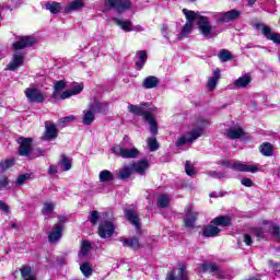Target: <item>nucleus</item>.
Instances as JSON below:
<instances>
[{"label": "nucleus", "instance_id": "obj_27", "mask_svg": "<svg viewBox=\"0 0 280 280\" xmlns=\"http://www.w3.org/2000/svg\"><path fill=\"white\" fill-rule=\"evenodd\" d=\"M226 133L229 139H240L241 137H244V129L241 127H232L226 130Z\"/></svg>", "mask_w": 280, "mask_h": 280}, {"label": "nucleus", "instance_id": "obj_24", "mask_svg": "<svg viewBox=\"0 0 280 280\" xmlns=\"http://www.w3.org/2000/svg\"><path fill=\"white\" fill-rule=\"evenodd\" d=\"M259 152L262 156H272L275 154V147L270 142H265L259 145Z\"/></svg>", "mask_w": 280, "mask_h": 280}, {"label": "nucleus", "instance_id": "obj_13", "mask_svg": "<svg viewBox=\"0 0 280 280\" xmlns=\"http://www.w3.org/2000/svg\"><path fill=\"white\" fill-rule=\"evenodd\" d=\"M32 138H20L19 139V154L20 156H30L32 153Z\"/></svg>", "mask_w": 280, "mask_h": 280}, {"label": "nucleus", "instance_id": "obj_60", "mask_svg": "<svg viewBox=\"0 0 280 280\" xmlns=\"http://www.w3.org/2000/svg\"><path fill=\"white\" fill-rule=\"evenodd\" d=\"M2 187H8V177L5 176H0V189H2Z\"/></svg>", "mask_w": 280, "mask_h": 280}, {"label": "nucleus", "instance_id": "obj_2", "mask_svg": "<svg viewBox=\"0 0 280 280\" xmlns=\"http://www.w3.org/2000/svg\"><path fill=\"white\" fill-rule=\"evenodd\" d=\"M34 43H36V39L30 36H22L14 42L12 44V49L15 52L12 55V59L5 67V71H16L19 67H23V65H25V52L22 50L26 49V47H32Z\"/></svg>", "mask_w": 280, "mask_h": 280}, {"label": "nucleus", "instance_id": "obj_59", "mask_svg": "<svg viewBox=\"0 0 280 280\" xmlns=\"http://www.w3.org/2000/svg\"><path fill=\"white\" fill-rule=\"evenodd\" d=\"M209 176H212L213 178H224V176H226V175H224L222 173H218L215 171H212L209 173Z\"/></svg>", "mask_w": 280, "mask_h": 280}, {"label": "nucleus", "instance_id": "obj_58", "mask_svg": "<svg viewBox=\"0 0 280 280\" xmlns=\"http://www.w3.org/2000/svg\"><path fill=\"white\" fill-rule=\"evenodd\" d=\"M27 175H20L16 179V185H24L25 180H27Z\"/></svg>", "mask_w": 280, "mask_h": 280}, {"label": "nucleus", "instance_id": "obj_55", "mask_svg": "<svg viewBox=\"0 0 280 280\" xmlns=\"http://www.w3.org/2000/svg\"><path fill=\"white\" fill-rule=\"evenodd\" d=\"M272 235L277 237V240L280 241V228L279 225H272Z\"/></svg>", "mask_w": 280, "mask_h": 280}, {"label": "nucleus", "instance_id": "obj_38", "mask_svg": "<svg viewBox=\"0 0 280 280\" xmlns=\"http://www.w3.org/2000/svg\"><path fill=\"white\" fill-rule=\"evenodd\" d=\"M90 108H92L94 113H105L106 103L94 102L90 105Z\"/></svg>", "mask_w": 280, "mask_h": 280}, {"label": "nucleus", "instance_id": "obj_35", "mask_svg": "<svg viewBox=\"0 0 280 280\" xmlns=\"http://www.w3.org/2000/svg\"><path fill=\"white\" fill-rule=\"evenodd\" d=\"M66 86H67V83L65 81H57L55 83V91L52 93L54 100H58V97H60V91H63Z\"/></svg>", "mask_w": 280, "mask_h": 280}, {"label": "nucleus", "instance_id": "obj_20", "mask_svg": "<svg viewBox=\"0 0 280 280\" xmlns=\"http://www.w3.org/2000/svg\"><path fill=\"white\" fill-rule=\"evenodd\" d=\"M160 82L161 81L159 80V78H156L154 75H149L143 80L142 86L144 89H156V86H159Z\"/></svg>", "mask_w": 280, "mask_h": 280}, {"label": "nucleus", "instance_id": "obj_22", "mask_svg": "<svg viewBox=\"0 0 280 280\" xmlns=\"http://www.w3.org/2000/svg\"><path fill=\"white\" fill-rule=\"evenodd\" d=\"M145 62H148V52L145 50H139L137 52L136 67L141 71L142 67H145Z\"/></svg>", "mask_w": 280, "mask_h": 280}, {"label": "nucleus", "instance_id": "obj_1", "mask_svg": "<svg viewBox=\"0 0 280 280\" xmlns=\"http://www.w3.org/2000/svg\"><path fill=\"white\" fill-rule=\"evenodd\" d=\"M183 13L185 14L188 23H192L197 19V27L199 30V34L206 40H211L213 38H218L220 34H222V30L218 28V25L211 24V20L209 16L198 15V13L194 11H189L187 9H183Z\"/></svg>", "mask_w": 280, "mask_h": 280}, {"label": "nucleus", "instance_id": "obj_10", "mask_svg": "<svg viewBox=\"0 0 280 280\" xmlns=\"http://www.w3.org/2000/svg\"><path fill=\"white\" fill-rule=\"evenodd\" d=\"M184 224L187 229H194L196 220H198V212L194 210V207L188 206L185 209Z\"/></svg>", "mask_w": 280, "mask_h": 280}, {"label": "nucleus", "instance_id": "obj_61", "mask_svg": "<svg viewBox=\"0 0 280 280\" xmlns=\"http://www.w3.org/2000/svg\"><path fill=\"white\" fill-rule=\"evenodd\" d=\"M244 243L246 244V246H250L253 244V237L248 234L244 235Z\"/></svg>", "mask_w": 280, "mask_h": 280}, {"label": "nucleus", "instance_id": "obj_12", "mask_svg": "<svg viewBox=\"0 0 280 280\" xmlns=\"http://www.w3.org/2000/svg\"><path fill=\"white\" fill-rule=\"evenodd\" d=\"M165 280H187V266L180 265L179 268L167 273Z\"/></svg>", "mask_w": 280, "mask_h": 280}, {"label": "nucleus", "instance_id": "obj_50", "mask_svg": "<svg viewBox=\"0 0 280 280\" xmlns=\"http://www.w3.org/2000/svg\"><path fill=\"white\" fill-rule=\"evenodd\" d=\"M185 172L188 176H194V174H196V168L190 161H186Z\"/></svg>", "mask_w": 280, "mask_h": 280}, {"label": "nucleus", "instance_id": "obj_41", "mask_svg": "<svg viewBox=\"0 0 280 280\" xmlns=\"http://www.w3.org/2000/svg\"><path fill=\"white\" fill-rule=\"evenodd\" d=\"M170 205V196L167 195H160L158 198V207L160 209H165Z\"/></svg>", "mask_w": 280, "mask_h": 280}, {"label": "nucleus", "instance_id": "obj_32", "mask_svg": "<svg viewBox=\"0 0 280 280\" xmlns=\"http://www.w3.org/2000/svg\"><path fill=\"white\" fill-rule=\"evenodd\" d=\"M114 23H116L118 25V27H120V30H122L124 32H132V22L130 21H122L119 19H114Z\"/></svg>", "mask_w": 280, "mask_h": 280}, {"label": "nucleus", "instance_id": "obj_51", "mask_svg": "<svg viewBox=\"0 0 280 280\" xmlns=\"http://www.w3.org/2000/svg\"><path fill=\"white\" fill-rule=\"evenodd\" d=\"M100 221V212L97 211H92V214L90 217V222L91 224L95 225Z\"/></svg>", "mask_w": 280, "mask_h": 280}, {"label": "nucleus", "instance_id": "obj_46", "mask_svg": "<svg viewBox=\"0 0 280 280\" xmlns=\"http://www.w3.org/2000/svg\"><path fill=\"white\" fill-rule=\"evenodd\" d=\"M90 250H91V242L82 241L80 255H82L83 257H86V255H89Z\"/></svg>", "mask_w": 280, "mask_h": 280}, {"label": "nucleus", "instance_id": "obj_25", "mask_svg": "<svg viewBox=\"0 0 280 280\" xmlns=\"http://www.w3.org/2000/svg\"><path fill=\"white\" fill-rule=\"evenodd\" d=\"M220 80V69H217L213 71L212 77L209 78L208 80V89L209 91H213L215 89V86H218V82Z\"/></svg>", "mask_w": 280, "mask_h": 280}, {"label": "nucleus", "instance_id": "obj_3", "mask_svg": "<svg viewBox=\"0 0 280 280\" xmlns=\"http://www.w3.org/2000/svg\"><path fill=\"white\" fill-rule=\"evenodd\" d=\"M211 126V122L205 118H197L190 126L189 130L182 135L175 142L176 148L194 143L197 139H200L205 135V130Z\"/></svg>", "mask_w": 280, "mask_h": 280}, {"label": "nucleus", "instance_id": "obj_17", "mask_svg": "<svg viewBox=\"0 0 280 280\" xmlns=\"http://www.w3.org/2000/svg\"><path fill=\"white\" fill-rule=\"evenodd\" d=\"M125 218L135 226L138 231L141 229V222L139 221V215L135 210H125Z\"/></svg>", "mask_w": 280, "mask_h": 280}, {"label": "nucleus", "instance_id": "obj_49", "mask_svg": "<svg viewBox=\"0 0 280 280\" xmlns=\"http://www.w3.org/2000/svg\"><path fill=\"white\" fill-rule=\"evenodd\" d=\"M12 165H14V161H12V160H4V161L0 162V172H5V171L10 170V167H12Z\"/></svg>", "mask_w": 280, "mask_h": 280}, {"label": "nucleus", "instance_id": "obj_23", "mask_svg": "<svg viewBox=\"0 0 280 280\" xmlns=\"http://www.w3.org/2000/svg\"><path fill=\"white\" fill-rule=\"evenodd\" d=\"M54 209H56V202L54 201H45L43 203L42 213L44 218L48 219L50 218L51 213H54Z\"/></svg>", "mask_w": 280, "mask_h": 280}, {"label": "nucleus", "instance_id": "obj_43", "mask_svg": "<svg viewBox=\"0 0 280 280\" xmlns=\"http://www.w3.org/2000/svg\"><path fill=\"white\" fill-rule=\"evenodd\" d=\"M191 30H194V24L191 22H187L179 33L178 37L183 38L184 36H187L188 34H191Z\"/></svg>", "mask_w": 280, "mask_h": 280}, {"label": "nucleus", "instance_id": "obj_44", "mask_svg": "<svg viewBox=\"0 0 280 280\" xmlns=\"http://www.w3.org/2000/svg\"><path fill=\"white\" fill-rule=\"evenodd\" d=\"M268 233V231H266L262 228H255L253 229V234L255 235V237H257V240H266V234Z\"/></svg>", "mask_w": 280, "mask_h": 280}, {"label": "nucleus", "instance_id": "obj_45", "mask_svg": "<svg viewBox=\"0 0 280 280\" xmlns=\"http://www.w3.org/2000/svg\"><path fill=\"white\" fill-rule=\"evenodd\" d=\"M124 246H128L129 248H139V238L133 237V238H128L124 241Z\"/></svg>", "mask_w": 280, "mask_h": 280}, {"label": "nucleus", "instance_id": "obj_57", "mask_svg": "<svg viewBox=\"0 0 280 280\" xmlns=\"http://www.w3.org/2000/svg\"><path fill=\"white\" fill-rule=\"evenodd\" d=\"M0 210L4 213H10V206L0 200Z\"/></svg>", "mask_w": 280, "mask_h": 280}, {"label": "nucleus", "instance_id": "obj_11", "mask_svg": "<svg viewBox=\"0 0 280 280\" xmlns=\"http://www.w3.org/2000/svg\"><path fill=\"white\" fill-rule=\"evenodd\" d=\"M255 27H256V30H261L264 36L267 37L268 40H272L273 43H278L280 45V34L279 33H273L272 28H270L267 25H262V24H256Z\"/></svg>", "mask_w": 280, "mask_h": 280}, {"label": "nucleus", "instance_id": "obj_21", "mask_svg": "<svg viewBox=\"0 0 280 280\" xmlns=\"http://www.w3.org/2000/svg\"><path fill=\"white\" fill-rule=\"evenodd\" d=\"M220 233V230L213 221L210 222L208 226L203 229V235L205 237H215Z\"/></svg>", "mask_w": 280, "mask_h": 280}, {"label": "nucleus", "instance_id": "obj_5", "mask_svg": "<svg viewBox=\"0 0 280 280\" xmlns=\"http://www.w3.org/2000/svg\"><path fill=\"white\" fill-rule=\"evenodd\" d=\"M242 16V11L237 9H232L226 12H212L211 19H213L215 25H224V23H233Z\"/></svg>", "mask_w": 280, "mask_h": 280}, {"label": "nucleus", "instance_id": "obj_28", "mask_svg": "<svg viewBox=\"0 0 280 280\" xmlns=\"http://www.w3.org/2000/svg\"><path fill=\"white\" fill-rule=\"evenodd\" d=\"M93 121H95V113L89 107V109L83 110V124L84 126H91Z\"/></svg>", "mask_w": 280, "mask_h": 280}, {"label": "nucleus", "instance_id": "obj_34", "mask_svg": "<svg viewBox=\"0 0 280 280\" xmlns=\"http://www.w3.org/2000/svg\"><path fill=\"white\" fill-rule=\"evenodd\" d=\"M21 276L24 280H36L34 275L32 273V267L23 266L21 269Z\"/></svg>", "mask_w": 280, "mask_h": 280}, {"label": "nucleus", "instance_id": "obj_31", "mask_svg": "<svg viewBox=\"0 0 280 280\" xmlns=\"http://www.w3.org/2000/svg\"><path fill=\"white\" fill-rule=\"evenodd\" d=\"M235 275L231 270H223L221 267L219 272H217L215 279L218 280H232Z\"/></svg>", "mask_w": 280, "mask_h": 280}, {"label": "nucleus", "instance_id": "obj_14", "mask_svg": "<svg viewBox=\"0 0 280 280\" xmlns=\"http://www.w3.org/2000/svg\"><path fill=\"white\" fill-rule=\"evenodd\" d=\"M219 271H220V266L210 260H206L201 262L199 266V272H210L212 277H217Z\"/></svg>", "mask_w": 280, "mask_h": 280}, {"label": "nucleus", "instance_id": "obj_19", "mask_svg": "<svg viewBox=\"0 0 280 280\" xmlns=\"http://www.w3.org/2000/svg\"><path fill=\"white\" fill-rule=\"evenodd\" d=\"M62 237V225H55L52 231L48 235V240L51 244L58 242Z\"/></svg>", "mask_w": 280, "mask_h": 280}, {"label": "nucleus", "instance_id": "obj_48", "mask_svg": "<svg viewBox=\"0 0 280 280\" xmlns=\"http://www.w3.org/2000/svg\"><path fill=\"white\" fill-rule=\"evenodd\" d=\"M148 145L150 152H156V150H159V141H156L155 138H149Z\"/></svg>", "mask_w": 280, "mask_h": 280}, {"label": "nucleus", "instance_id": "obj_54", "mask_svg": "<svg viewBox=\"0 0 280 280\" xmlns=\"http://www.w3.org/2000/svg\"><path fill=\"white\" fill-rule=\"evenodd\" d=\"M71 95H73V93L71 92V90L65 91L62 94L59 95L60 100H69V97H71Z\"/></svg>", "mask_w": 280, "mask_h": 280}, {"label": "nucleus", "instance_id": "obj_15", "mask_svg": "<svg viewBox=\"0 0 280 280\" xmlns=\"http://www.w3.org/2000/svg\"><path fill=\"white\" fill-rule=\"evenodd\" d=\"M231 168L234 170V172H249L250 174H257V172H259V166L248 165L242 162H234Z\"/></svg>", "mask_w": 280, "mask_h": 280}, {"label": "nucleus", "instance_id": "obj_8", "mask_svg": "<svg viewBox=\"0 0 280 280\" xmlns=\"http://www.w3.org/2000/svg\"><path fill=\"white\" fill-rule=\"evenodd\" d=\"M105 8L106 10L126 12L130 8V0H105Z\"/></svg>", "mask_w": 280, "mask_h": 280}, {"label": "nucleus", "instance_id": "obj_7", "mask_svg": "<svg viewBox=\"0 0 280 280\" xmlns=\"http://www.w3.org/2000/svg\"><path fill=\"white\" fill-rule=\"evenodd\" d=\"M28 102H33L35 104H43L45 100H47V94L39 89L36 88H27L24 91Z\"/></svg>", "mask_w": 280, "mask_h": 280}, {"label": "nucleus", "instance_id": "obj_64", "mask_svg": "<svg viewBox=\"0 0 280 280\" xmlns=\"http://www.w3.org/2000/svg\"><path fill=\"white\" fill-rule=\"evenodd\" d=\"M58 222H60L61 224L65 223V222H67V217H65V215H59V217H58Z\"/></svg>", "mask_w": 280, "mask_h": 280}, {"label": "nucleus", "instance_id": "obj_52", "mask_svg": "<svg viewBox=\"0 0 280 280\" xmlns=\"http://www.w3.org/2000/svg\"><path fill=\"white\" fill-rule=\"evenodd\" d=\"M161 34L166 39V42L170 43V28L167 25L162 26Z\"/></svg>", "mask_w": 280, "mask_h": 280}, {"label": "nucleus", "instance_id": "obj_9", "mask_svg": "<svg viewBox=\"0 0 280 280\" xmlns=\"http://www.w3.org/2000/svg\"><path fill=\"white\" fill-rule=\"evenodd\" d=\"M115 233V224L109 221H104L98 226V235L102 237V240H106L108 237H112Z\"/></svg>", "mask_w": 280, "mask_h": 280}, {"label": "nucleus", "instance_id": "obj_29", "mask_svg": "<svg viewBox=\"0 0 280 280\" xmlns=\"http://www.w3.org/2000/svg\"><path fill=\"white\" fill-rule=\"evenodd\" d=\"M248 84H250V75L249 74H245V75L236 79L234 82V86H236V89H246V86Z\"/></svg>", "mask_w": 280, "mask_h": 280}, {"label": "nucleus", "instance_id": "obj_40", "mask_svg": "<svg viewBox=\"0 0 280 280\" xmlns=\"http://www.w3.org/2000/svg\"><path fill=\"white\" fill-rule=\"evenodd\" d=\"M80 270L82 272V275H84L86 278L91 277V275H93V268L91 267L90 262H83L80 266Z\"/></svg>", "mask_w": 280, "mask_h": 280}, {"label": "nucleus", "instance_id": "obj_30", "mask_svg": "<svg viewBox=\"0 0 280 280\" xmlns=\"http://www.w3.org/2000/svg\"><path fill=\"white\" fill-rule=\"evenodd\" d=\"M133 171L131 165L124 166L122 168L119 170L117 178L120 180H126L129 176H132Z\"/></svg>", "mask_w": 280, "mask_h": 280}, {"label": "nucleus", "instance_id": "obj_33", "mask_svg": "<svg viewBox=\"0 0 280 280\" xmlns=\"http://www.w3.org/2000/svg\"><path fill=\"white\" fill-rule=\"evenodd\" d=\"M98 178L101 183H110V180H115V175L108 170H104L98 174Z\"/></svg>", "mask_w": 280, "mask_h": 280}, {"label": "nucleus", "instance_id": "obj_4", "mask_svg": "<svg viewBox=\"0 0 280 280\" xmlns=\"http://www.w3.org/2000/svg\"><path fill=\"white\" fill-rule=\"evenodd\" d=\"M127 110L131 113V115H137L138 117H142L144 121L149 122L151 133L159 135L156 118L152 114L153 109L150 108L149 102L141 103L140 105H132L129 103L127 106Z\"/></svg>", "mask_w": 280, "mask_h": 280}, {"label": "nucleus", "instance_id": "obj_47", "mask_svg": "<svg viewBox=\"0 0 280 280\" xmlns=\"http://www.w3.org/2000/svg\"><path fill=\"white\" fill-rule=\"evenodd\" d=\"M219 58L222 62H229V60H231L232 56H231V51L226 50V49H222L219 51Z\"/></svg>", "mask_w": 280, "mask_h": 280}, {"label": "nucleus", "instance_id": "obj_18", "mask_svg": "<svg viewBox=\"0 0 280 280\" xmlns=\"http://www.w3.org/2000/svg\"><path fill=\"white\" fill-rule=\"evenodd\" d=\"M148 167H150V162H148L147 160H141L137 163L131 164V170L133 171V173L136 172V174L140 175L145 174V170H148Z\"/></svg>", "mask_w": 280, "mask_h": 280}, {"label": "nucleus", "instance_id": "obj_6", "mask_svg": "<svg viewBox=\"0 0 280 280\" xmlns=\"http://www.w3.org/2000/svg\"><path fill=\"white\" fill-rule=\"evenodd\" d=\"M112 152L121 159H137L139 156V149L135 147L128 149L126 145L116 144L112 148Z\"/></svg>", "mask_w": 280, "mask_h": 280}, {"label": "nucleus", "instance_id": "obj_62", "mask_svg": "<svg viewBox=\"0 0 280 280\" xmlns=\"http://www.w3.org/2000/svg\"><path fill=\"white\" fill-rule=\"evenodd\" d=\"M48 174L50 176H54V174H58V170L56 167V165H50L49 168H48Z\"/></svg>", "mask_w": 280, "mask_h": 280}, {"label": "nucleus", "instance_id": "obj_39", "mask_svg": "<svg viewBox=\"0 0 280 280\" xmlns=\"http://www.w3.org/2000/svg\"><path fill=\"white\" fill-rule=\"evenodd\" d=\"M61 5L58 2H48L46 4V10H49V12H51V14H58L61 10Z\"/></svg>", "mask_w": 280, "mask_h": 280}, {"label": "nucleus", "instance_id": "obj_16", "mask_svg": "<svg viewBox=\"0 0 280 280\" xmlns=\"http://www.w3.org/2000/svg\"><path fill=\"white\" fill-rule=\"evenodd\" d=\"M58 137V128L51 120L45 121V132L43 139L45 141H50V139H56Z\"/></svg>", "mask_w": 280, "mask_h": 280}, {"label": "nucleus", "instance_id": "obj_56", "mask_svg": "<svg viewBox=\"0 0 280 280\" xmlns=\"http://www.w3.org/2000/svg\"><path fill=\"white\" fill-rule=\"evenodd\" d=\"M241 183L244 185V187H253V179L250 178L245 177L241 180Z\"/></svg>", "mask_w": 280, "mask_h": 280}, {"label": "nucleus", "instance_id": "obj_26", "mask_svg": "<svg viewBox=\"0 0 280 280\" xmlns=\"http://www.w3.org/2000/svg\"><path fill=\"white\" fill-rule=\"evenodd\" d=\"M82 8H84V1L73 0L65 8V12L67 13L75 12L77 10H82Z\"/></svg>", "mask_w": 280, "mask_h": 280}, {"label": "nucleus", "instance_id": "obj_42", "mask_svg": "<svg viewBox=\"0 0 280 280\" xmlns=\"http://www.w3.org/2000/svg\"><path fill=\"white\" fill-rule=\"evenodd\" d=\"M60 165L63 172H69V170H71V159L67 155H61Z\"/></svg>", "mask_w": 280, "mask_h": 280}, {"label": "nucleus", "instance_id": "obj_63", "mask_svg": "<svg viewBox=\"0 0 280 280\" xmlns=\"http://www.w3.org/2000/svg\"><path fill=\"white\" fill-rule=\"evenodd\" d=\"M273 270L276 271V275H278V277H280V264H275Z\"/></svg>", "mask_w": 280, "mask_h": 280}, {"label": "nucleus", "instance_id": "obj_37", "mask_svg": "<svg viewBox=\"0 0 280 280\" xmlns=\"http://www.w3.org/2000/svg\"><path fill=\"white\" fill-rule=\"evenodd\" d=\"M75 121V116L70 115L67 117H62L58 120V126L59 128H67V126H69V124Z\"/></svg>", "mask_w": 280, "mask_h": 280}, {"label": "nucleus", "instance_id": "obj_36", "mask_svg": "<svg viewBox=\"0 0 280 280\" xmlns=\"http://www.w3.org/2000/svg\"><path fill=\"white\" fill-rule=\"evenodd\" d=\"M212 224H215L217 226H229L231 224V218L217 217L214 220H212Z\"/></svg>", "mask_w": 280, "mask_h": 280}, {"label": "nucleus", "instance_id": "obj_53", "mask_svg": "<svg viewBox=\"0 0 280 280\" xmlns=\"http://www.w3.org/2000/svg\"><path fill=\"white\" fill-rule=\"evenodd\" d=\"M84 86L82 84L75 85L72 90V95H79V93H82Z\"/></svg>", "mask_w": 280, "mask_h": 280}]
</instances>
